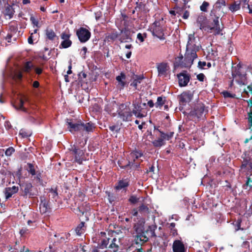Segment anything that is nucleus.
Returning <instances> with one entry per match:
<instances>
[{
	"instance_id": "1",
	"label": "nucleus",
	"mask_w": 252,
	"mask_h": 252,
	"mask_svg": "<svg viewBox=\"0 0 252 252\" xmlns=\"http://www.w3.org/2000/svg\"><path fill=\"white\" fill-rule=\"evenodd\" d=\"M198 49L199 46L196 45V40L194 34H189L185 58L181 66L183 67H190L192 64L194 60L197 58L196 52Z\"/></svg>"
},
{
	"instance_id": "2",
	"label": "nucleus",
	"mask_w": 252,
	"mask_h": 252,
	"mask_svg": "<svg viewBox=\"0 0 252 252\" xmlns=\"http://www.w3.org/2000/svg\"><path fill=\"white\" fill-rule=\"evenodd\" d=\"M66 124L68 130L72 133L75 132H78L83 133L84 132L87 133L93 132L94 128V124L91 122L84 123L81 121H74L72 120L66 119Z\"/></svg>"
},
{
	"instance_id": "3",
	"label": "nucleus",
	"mask_w": 252,
	"mask_h": 252,
	"mask_svg": "<svg viewBox=\"0 0 252 252\" xmlns=\"http://www.w3.org/2000/svg\"><path fill=\"white\" fill-rule=\"evenodd\" d=\"M232 75L233 80L230 83V86H232L233 80H235L240 85L247 84L245 68L237 65L236 66L233 67Z\"/></svg>"
},
{
	"instance_id": "4",
	"label": "nucleus",
	"mask_w": 252,
	"mask_h": 252,
	"mask_svg": "<svg viewBox=\"0 0 252 252\" xmlns=\"http://www.w3.org/2000/svg\"><path fill=\"white\" fill-rule=\"evenodd\" d=\"M117 112L119 117L123 121L128 122L131 120L133 115L132 111L125 104L123 103L120 105Z\"/></svg>"
},
{
	"instance_id": "5",
	"label": "nucleus",
	"mask_w": 252,
	"mask_h": 252,
	"mask_svg": "<svg viewBox=\"0 0 252 252\" xmlns=\"http://www.w3.org/2000/svg\"><path fill=\"white\" fill-rule=\"evenodd\" d=\"M150 31L153 36H157L160 40L165 39L163 29L159 21H155L151 26Z\"/></svg>"
},
{
	"instance_id": "6",
	"label": "nucleus",
	"mask_w": 252,
	"mask_h": 252,
	"mask_svg": "<svg viewBox=\"0 0 252 252\" xmlns=\"http://www.w3.org/2000/svg\"><path fill=\"white\" fill-rule=\"evenodd\" d=\"M132 107V112L136 118L141 119L147 116V112L145 111L144 108L142 107L141 104L139 102L133 101Z\"/></svg>"
},
{
	"instance_id": "7",
	"label": "nucleus",
	"mask_w": 252,
	"mask_h": 252,
	"mask_svg": "<svg viewBox=\"0 0 252 252\" xmlns=\"http://www.w3.org/2000/svg\"><path fill=\"white\" fill-rule=\"evenodd\" d=\"M208 112V110L202 103H198L194 110L190 112L191 116L196 117L197 119L203 118Z\"/></svg>"
},
{
	"instance_id": "8",
	"label": "nucleus",
	"mask_w": 252,
	"mask_h": 252,
	"mask_svg": "<svg viewBox=\"0 0 252 252\" xmlns=\"http://www.w3.org/2000/svg\"><path fill=\"white\" fill-rule=\"evenodd\" d=\"M76 35L81 43H85L90 38L91 33L88 29L81 27L77 30Z\"/></svg>"
},
{
	"instance_id": "9",
	"label": "nucleus",
	"mask_w": 252,
	"mask_h": 252,
	"mask_svg": "<svg viewBox=\"0 0 252 252\" xmlns=\"http://www.w3.org/2000/svg\"><path fill=\"white\" fill-rule=\"evenodd\" d=\"M222 15V14H221V13L212 14L211 12L210 13V16L213 19V23H212V27L210 28V30H214L216 34H220L221 31V29L219 23V19Z\"/></svg>"
},
{
	"instance_id": "10",
	"label": "nucleus",
	"mask_w": 252,
	"mask_h": 252,
	"mask_svg": "<svg viewBox=\"0 0 252 252\" xmlns=\"http://www.w3.org/2000/svg\"><path fill=\"white\" fill-rule=\"evenodd\" d=\"M157 68L158 72V76L160 77H166L170 71V67L166 63H157Z\"/></svg>"
},
{
	"instance_id": "11",
	"label": "nucleus",
	"mask_w": 252,
	"mask_h": 252,
	"mask_svg": "<svg viewBox=\"0 0 252 252\" xmlns=\"http://www.w3.org/2000/svg\"><path fill=\"white\" fill-rule=\"evenodd\" d=\"M242 157L243 159L242 166L249 169H252V151L246 152Z\"/></svg>"
},
{
	"instance_id": "12",
	"label": "nucleus",
	"mask_w": 252,
	"mask_h": 252,
	"mask_svg": "<svg viewBox=\"0 0 252 252\" xmlns=\"http://www.w3.org/2000/svg\"><path fill=\"white\" fill-rule=\"evenodd\" d=\"M119 41L121 42H129L132 41L130 32L128 29L125 28L120 30Z\"/></svg>"
},
{
	"instance_id": "13",
	"label": "nucleus",
	"mask_w": 252,
	"mask_h": 252,
	"mask_svg": "<svg viewBox=\"0 0 252 252\" xmlns=\"http://www.w3.org/2000/svg\"><path fill=\"white\" fill-rule=\"evenodd\" d=\"M137 220L133 218V220L135 222L134 229L137 234H140L143 233L144 230L145 219L142 218H137Z\"/></svg>"
},
{
	"instance_id": "14",
	"label": "nucleus",
	"mask_w": 252,
	"mask_h": 252,
	"mask_svg": "<svg viewBox=\"0 0 252 252\" xmlns=\"http://www.w3.org/2000/svg\"><path fill=\"white\" fill-rule=\"evenodd\" d=\"M226 5L224 0H218L214 4L213 9L211 11L212 14L217 13L223 14V8Z\"/></svg>"
},
{
	"instance_id": "15",
	"label": "nucleus",
	"mask_w": 252,
	"mask_h": 252,
	"mask_svg": "<svg viewBox=\"0 0 252 252\" xmlns=\"http://www.w3.org/2000/svg\"><path fill=\"white\" fill-rule=\"evenodd\" d=\"M193 93L190 91L185 92L181 94L180 103L181 105H185L192 99Z\"/></svg>"
},
{
	"instance_id": "16",
	"label": "nucleus",
	"mask_w": 252,
	"mask_h": 252,
	"mask_svg": "<svg viewBox=\"0 0 252 252\" xmlns=\"http://www.w3.org/2000/svg\"><path fill=\"white\" fill-rule=\"evenodd\" d=\"M71 151L75 157V161L80 164H82V161L85 160L84 158L83 151L76 147L72 148Z\"/></svg>"
},
{
	"instance_id": "17",
	"label": "nucleus",
	"mask_w": 252,
	"mask_h": 252,
	"mask_svg": "<svg viewBox=\"0 0 252 252\" xmlns=\"http://www.w3.org/2000/svg\"><path fill=\"white\" fill-rule=\"evenodd\" d=\"M21 187L24 193V195L28 196L30 197L35 195V194L32 192L33 187L31 183H24L21 186Z\"/></svg>"
},
{
	"instance_id": "18",
	"label": "nucleus",
	"mask_w": 252,
	"mask_h": 252,
	"mask_svg": "<svg viewBox=\"0 0 252 252\" xmlns=\"http://www.w3.org/2000/svg\"><path fill=\"white\" fill-rule=\"evenodd\" d=\"M173 252H186V249L183 242L179 240H176L172 245Z\"/></svg>"
},
{
	"instance_id": "19",
	"label": "nucleus",
	"mask_w": 252,
	"mask_h": 252,
	"mask_svg": "<svg viewBox=\"0 0 252 252\" xmlns=\"http://www.w3.org/2000/svg\"><path fill=\"white\" fill-rule=\"evenodd\" d=\"M179 85L180 87L186 86L189 81V76L186 73H181L178 75Z\"/></svg>"
},
{
	"instance_id": "20",
	"label": "nucleus",
	"mask_w": 252,
	"mask_h": 252,
	"mask_svg": "<svg viewBox=\"0 0 252 252\" xmlns=\"http://www.w3.org/2000/svg\"><path fill=\"white\" fill-rule=\"evenodd\" d=\"M40 198L41 202L39 204L40 212L42 214H45L48 212L50 209L48 201L46 200L44 196H41Z\"/></svg>"
},
{
	"instance_id": "21",
	"label": "nucleus",
	"mask_w": 252,
	"mask_h": 252,
	"mask_svg": "<svg viewBox=\"0 0 252 252\" xmlns=\"http://www.w3.org/2000/svg\"><path fill=\"white\" fill-rule=\"evenodd\" d=\"M18 191V188L15 186L12 187L6 188L4 189V193L6 199H9L13 194L16 193Z\"/></svg>"
},
{
	"instance_id": "22",
	"label": "nucleus",
	"mask_w": 252,
	"mask_h": 252,
	"mask_svg": "<svg viewBox=\"0 0 252 252\" xmlns=\"http://www.w3.org/2000/svg\"><path fill=\"white\" fill-rule=\"evenodd\" d=\"M116 79L118 82L117 87L120 88V90L123 89L126 85V75L123 73H121L120 75L116 77Z\"/></svg>"
},
{
	"instance_id": "23",
	"label": "nucleus",
	"mask_w": 252,
	"mask_h": 252,
	"mask_svg": "<svg viewBox=\"0 0 252 252\" xmlns=\"http://www.w3.org/2000/svg\"><path fill=\"white\" fill-rule=\"evenodd\" d=\"M206 22L207 19L205 16L202 14L198 16L196 20V25L200 30H204L205 28Z\"/></svg>"
},
{
	"instance_id": "24",
	"label": "nucleus",
	"mask_w": 252,
	"mask_h": 252,
	"mask_svg": "<svg viewBox=\"0 0 252 252\" xmlns=\"http://www.w3.org/2000/svg\"><path fill=\"white\" fill-rule=\"evenodd\" d=\"M129 186V181L127 179H123L118 183L115 189L117 190H126V188Z\"/></svg>"
},
{
	"instance_id": "25",
	"label": "nucleus",
	"mask_w": 252,
	"mask_h": 252,
	"mask_svg": "<svg viewBox=\"0 0 252 252\" xmlns=\"http://www.w3.org/2000/svg\"><path fill=\"white\" fill-rule=\"evenodd\" d=\"M27 170L28 172L30 173L32 176H35V178L37 180H40V174L37 173L35 171L34 166L32 164L28 163L27 164Z\"/></svg>"
},
{
	"instance_id": "26",
	"label": "nucleus",
	"mask_w": 252,
	"mask_h": 252,
	"mask_svg": "<svg viewBox=\"0 0 252 252\" xmlns=\"http://www.w3.org/2000/svg\"><path fill=\"white\" fill-rule=\"evenodd\" d=\"M85 231V223L81 222L75 229V232L77 235L81 236Z\"/></svg>"
},
{
	"instance_id": "27",
	"label": "nucleus",
	"mask_w": 252,
	"mask_h": 252,
	"mask_svg": "<svg viewBox=\"0 0 252 252\" xmlns=\"http://www.w3.org/2000/svg\"><path fill=\"white\" fill-rule=\"evenodd\" d=\"M117 239L114 238L112 239V243L109 246L108 248L111 252H117L119 250V245L116 243Z\"/></svg>"
},
{
	"instance_id": "28",
	"label": "nucleus",
	"mask_w": 252,
	"mask_h": 252,
	"mask_svg": "<svg viewBox=\"0 0 252 252\" xmlns=\"http://www.w3.org/2000/svg\"><path fill=\"white\" fill-rule=\"evenodd\" d=\"M14 13V10L13 7L10 5H8L6 7L4 12V15L5 16L7 17L8 19H11L12 18Z\"/></svg>"
},
{
	"instance_id": "29",
	"label": "nucleus",
	"mask_w": 252,
	"mask_h": 252,
	"mask_svg": "<svg viewBox=\"0 0 252 252\" xmlns=\"http://www.w3.org/2000/svg\"><path fill=\"white\" fill-rule=\"evenodd\" d=\"M144 77L142 76H136L133 82L131 83L130 86L137 88L138 84L141 83Z\"/></svg>"
},
{
	"instance_id": "30",
	"label": "nucleus",
	"mask_w": 252,
	"mask_h": 252,
	"mask_svg": "<svg viewBox=\"0 0 252 252\" xmlns=\"http://www.w3.org/2000/svg\"><path fill=\"white\" fill-rule=\"evenodd\" d=\"M33 65L32 63L31 62H27L24 65L23 70L25 72L29 73L33 68Z\"/></svg>"
},
{
	"instance_id": "31",
	"label": "nucleus",
	"mask_w": 252,
	"mask_h": 252,
	"mask_svg": "<svg viewBox=\"0 0 252 252\" xmlns=\"http://www.w3.org/2000/svg\"><path fill=\"white\" fill-rule=\"evenodd\" d=\"M24 103V100L22 99H20L18 104L14 105V106L17 110H20L23 112H26V109L23 107Z\"/></svg>"
},
{
	"instance_id": "32",
	"label": "nucleus",
	"mask_w": 252,
	"mask_h": 252,
	"mask_svg": "<svg viewBox=\"0 0 252 252\" xmlns=\"http://www.w3.org/2000/svg\"><path fill=\"white\" fill-rule=\"evenodd\" d=\"M165 97L162 96H158L157 98V101L155 103L156 108L161 107L165 103Z\"/></svg>"
},
{
	"instance_id": "33",
	"label": "nucleus",
	"mask_w": 252,
	"mask_h": 252,
	"mask_svg": "<svg viewBox=\"0 0 252 252\" xmlns=\"http://www.w3.org/2000/svg\"><path fill=\"white\" fill-rule=\"evenodd\" d=\"M153 145L156 147H160L164 145L165 142L161 137L152 142Z\"/></svg>"
},
{
	"instance_id": "34",
	"label": "nucleus",
	"mask_w": 252,
	"mask_h": 252,
	"mask_svg": "<svg viewBox=\"0 0 252 252\" xmlns=\"http://www.w3.org/2000/svg\"><path fill=\"white\" fill-rule=\"evenodd\" d=\"M142 156L143 154L141 152L137 151H133L130 154V158H131L134 160L141 157Z\"/></svg>"
},
{
	"instance_id": "35",
	"label": "nucleus",
	"mask_w": 252,
	"mask_h": 252,
	"mask_svg": "<svg viewBox=\"0 0 252 252\" xmlns=\"http://www.w3.org/2000/svg\"><path fill=\"white\" fill-rule=\"evenodd\" d=\"M46 35L47 37L50 40H53L56 36L55 32L52 30L49 29L46 30Z\"/></svg>"
},
{
	"instance_id": "36",
	"label": "nucleus",
	"mask_w": 252,
	"mask_h": 252,
	"mask_svg": "<svg viewBox=\"0 0 252 252\" xmlns=\"http://www.w3.org/2000/svg\"><path fill=\"white\" fill-rule=\"evenodd\" d=\"M138 211H139V213L143 215L144 214H148L149 212V209L147 206L142 204L139 206Z\"/></svg>"
},
{
	"instance_id": "37",
	"label": "nucleus",
	"mask_w": 252,
	"mask_h": 252,
	"mask_svg": "<svg viewBox=\"0 0 252 252\" xmlns=\"http://www.w3.org/2000/svg\"><path fill=\"white\" fill-rule=\"evenodd\" d=\"M50 197L53 198L54 200L57 201L58 198V194L55 189H49V195Z\"/></svg>"
},
{
	"instance_id": "38",
	"label": "nucleus",
	"mask_w": 252,
	"mask_h": 252,
	"mask_svg": "<svg viewBox=\"0 0 252 252\" xmlns=\"http://www.w3.org/2000/svg\"><path fill=\"white\" fill-rule=\"evenodd\" d=\"M147 37V33H138L137 35V39L140 43L143 42Z\"/></svg>"
},
{
	"instance_id": "39",
	"label": "nucleus",
	"mask_w": 252,
	"mask_h": 252,
	"mask_svg": "<svg viewBox=\"0 0 252 252\" xmlns=\"http://www.w3.org/2000/svg\"><path fill=\"white\" fill-rule=\"evenodd\" d=\"M109 243V239H103L98 244V247L100 248V249H104L107 247Z\"/></svg>"
},
{
	"instance_id": "40",
	"label": "nucleus",
	"mask_w": 252,
	"mask_h": 252,
	"mask_svg": "<svg viewBox=\"0 0 252 252\" xmlns=\"http://www.w3.org/2000/svg\"><path fill=\"white\" fill-rule=\"evenodd\" d=\"M240 2L235 3L234 4L230 5L229 7V9L232 12L236 11L238 10L239 9H240Z\"/></svg>"
},
{
	"instance_id": "41",
	"label": "nucleus",
	"mask_w": 252,
	"mask_h": 252,
	"mask_svg": "<svg viewBox=\"0 0 252 252\" xmlns=\"http://www.w3.org/2000/svg\"><path fill=\"white\" fill-rule=\"evenodd\" d=\"M72 42L70 39L63 40L62 42L61 45L62 46L63 48H67L70 47L71 45Z\"/></svg>"
},
{
	"instance_id": "42",
	"label": "nucleus",
	"mask_w": 252,
	"mask_h": 252,
	"mask_svg": "<svg viewBox=\"0 0 252 252\" xmlns=\"http://www.w3.org/2000/svg\"><path fill=\"white\" fill-rule=\"evenodd\" d=\"M108 38L112 40H114L117 38L119 39V33L117 32H113L108 36Z\"/></svg>"
},
{
	"instance_id": "43",
	"label": "nucleus",
	"mask_w": 252,
	"mask_h": 252,
	"mask_svg": "<svg viewBox=\"0 0 252 252\" xmlns=\"http://www.w3.org/2000/svg\"><path fill=\"white\" fill-rule=\"evenodd\" d=\"M70 236V233H64L63 236H61L60 238V239L59 240V241L60 243H62L63 242H66L67 240H68V237Z\"/></svg>"
},
{
	"instance_id": "44",
	"label": "nucleus",
	"mask_w": 252,
	"mask_h": 252,
	"mask_svg": "<svg viewBox=\"0 0 252 252\" xmlns=\"http://www.w3.org/2000/svg\"><path fill=\"white\" fill-rule=\"evenodd\" d=\"M15 152V149L12 147H9L8 148H7L5 152V155L6 156H10L12 155V154Z\"/></svg>"
},
{
	"instance_id": "45",
	"label": "nucleus",
	"mask_w": 252,
	"mask_h": 252,
	"mask_svg": "<svg viewBox=\"0 0 252 252\" xmlns=\"http://www.w3.org/2000/svg\"><path fill=\"white\" fill-rule=\"evenodd\" d=\"M209 4L207 1H204L200 7V10L203 12H206L208 6Z\"/></svg>"
},
{
	"instance_id": "46",
	"label": "nucleus",
	"mask_w": 252,
	"mask_h": 252,
	"mask_svg": "<svg viewBox=\"0 0 252 252\" xmlns=\"http://www.w3.org/2000/svg\"><path fill=\"white\" fill-rule=\"evenodd\" d=\"M158 132L160 133V137L162 138L163 140L164 141L165 140H169V137L168 136L167 133H165L163 132L162 131H161L159 129H157Z\"/></svg>"
},
{
	"instance_id": "47",
	"label": "nucleus",
	"mask_w": 252,
	"mask_h": 252,
	"mask_svg": "<svg viewBox=\"0 0 252 252\" xmlns=\"http://www.w3.org/2000/svg\"><path fill=\"white\" fill-rule=\"evenodd\" d=\"M222 94L224 97L235 98L236 96V95L235 94H231L230 93L227 91L223 92Z\"/></svg>"
},
{
	"instance_id": "48",
	"label": "nucleus",
	"mask_w": 252,
	"mask_h": 252,
	"mask_svg": "<svg viewBox=\"0 0 252 252\" xmlns=\"http://www.w3.org/2000/svg\"><path fill=\"white\" fill-rule=\"evenodd\" d=\"M249 128L252 132V111L249 113L248 117Z\"/></svg>"
},
{
	"instance_id": "49",
	"label": "nucleus",
	"mask_w": 252,
	"mask_h": 252,
	"mask_svg": "<svg viewBox=\"0 0 252 252\" xmlns=\"http://www.w3.org/2000/svg\"><path fill=\"white\" fill-rule=\"evenodd\" d=\"M138 200L139 198L134 195L131 196L129 199V201L132 204H135L137 203L138 201Z\"/></svg>"
},
{
	"instance_id": "50",
	"label": "nucleus",
	"mask_w": 252,
	"mask_h": 252,
	"mask_svg": "<svg viewBox=\"0 0 252 252\" xmlns=\"http://www.w3.org/2000/svg\"><path fill=\"white\" fill-rule=\"evenodd\" d=\"M23 77V74L21 71H17L14 74V78L18 80H21Z\"/></svg>"
},
{
	"instance_id": "51",
	"label": "nucleus",
	"mask_w": 252,
	"mask_h": 252,
	"mask_svg": "<svg viewBox=\"0 0 252 252\" xmlns=\"http://www.w3.org/2000/svg\"><path fill=\"white\" fill-rule=\"evenodd\" d=\"M30 21H31L32 24L34 25V26H35L36 27H38V21L34 17L31 16L30 17Z\"/></svg>"
},
{
	"instance_id": "52",
	"label": "nucleus",
	"mask_w": 252,
	"mask_h": 252,
	"mask_svg": "<svg viewBox=\"0 0 252 252\" xmlns=\"http://www.w3.org/2000/svg\"><path fill=\"white\" fill-rule=\"evenodd\" d=\"M175 226V223L172 222L169 224V227L171 229V231L173 235H175V234H177V230L174 229V227Z\"/></svg>"
},
{
	"instance_id": "53",
	"label": "nucleus",
	"mask_w": 252,
	"mask_h": 252,
	"mask_svg": "<svg viewBox=\"0 0 252 252\" xmlns=\"http://www.w3.org/2000/svg\"><path fill=\"white\" fill-rule=\"evenodd\" d=\"M131 217L132 218L134 217V218H135L136 220L137 219L138 215V210L136 209H133L131 212Z\"/></svg>"
},
{
	"instance_id": "54",
	"label": "nucleus",
	"mask_w": 252,
	"mask_h": 252,
	"mask_svg": "<svg viewBox=\"0 0 252 252\" xmlns=\"http://www.w3.org/2000/svg\"><path fill=\"white\" fill-rule=\"evenodd\" d=\"M29 121L31 123H33V124H38L40 123V122H39V120H37L35 118H34V117H33L32 116H30L29 117Z\"/></svg>"
},
{
	"instance_id": "55",
	"label": "nucleus",
	"mask_w": 252,
	"mask_h": 252,
	"mask_svg": "<svg viewBox=\"0 0 252 252\" xmlns=\"http://www.w3.org/2000/svg\"><path fill=\"white\" fill-rule=\"evenodd\" d=\"M69 37L70 35L65 32L62 33V34H61V38L63 39V40H68L69 39Z\"/></svg>"
},
{
	"instance_id": "56",
	"label": "nucleus",
	"mask_w": 252,
	"mask_h": 252,
	"mask_svg": "<svg viewBox=\"0 0 252 252\" xmlns=\"http://www.w3.org/2000/svg\"><path fill=\"white\" fill-rule=\"evenodd\" d=\"M109 129L111 131H115L116 132H118L120 130V128L117 126H109Z\"/></svg>"
},
{
	"instance_id": "57",
	"label": "nucleus",
	"mask_w": 252,
	"mask_h": 252,
	"mask_svg": "<svg viewBox=\"0 0 252 252\" xmlns=\"http://www.w3.org/2000/svg\"><path fill=\"white\" fill-rule=\"evenodd\" d=\"M246 184L251 187H252V174H251L248 178Z\"/></svg>"
},
{
	"instance_id": "58",
	"label": "nucleus",
	"mask_w": 252,
	"mask_h": 252,
	"mask_svg": "<svg viewBox=\"0 0 252 252\" xmlns=\"http://www.w3.org/2000/svg\"><path fill=\"white\" fill-rule=\"evenodd\" d=\"M205 78V75L203 73H200L197 75V79L201 82H203Z\"/></svg>"
},
{
	"instance_id": "59",
	"label": "nucleus",
	"mask_w": 252,
	"mask_h": 252,
	"mask_svg": "<svg viewBox=\"0 0 252 252\" xmlns=\"http://www.w3.org/2000/svg\"><path fill=\"white\" fill-rule=\"evenodd\" d=\"M206 65V63L205 62L199 61L198 63V67L200 68H204Z\"/></svg>"
},
{
	"instance_id": "60",
	"label": "nucleus",
	"mask_w": 252,
	"mask_h": 252,
	"mask_svg": "<svg viewBox=\"0 0 252 252\" xmlns=\"http://www.w3.org/2000/svg\"><path fill=\"white\" fill-rule=\"evenodd\" d=\"M4 125L7 129H9L11 127V124L9 121H5Z\"/></svg>"
},
{
	"instance_id": "61",
	"label": "nucleus",
	"mask_w": 252,
	"mask_h": 252,
	"mask_svg": "<svg viewBox=\"0 0 252 252\" xmlns=\"http://www.w3.org/2000/svg\"><path fill=\"white\" fill-rule=\"evenodd\" d=\"M189 13L188 11L187 10H186L184 12V14H183V18L184 19H187L189 18Z\"/></svg>"
},
{
	"instance_id": "62",
	"label": "nucleus",
	"mask_w": 252,
	"mask_h": 252,
	"mask_svg": "<svg viewBox=\"0 0 252 252\" xmlns=\"http://www.w3.org/2000/svg\"><path fill=\"white\" fill-rule=\"evenodd\" d=\"M19 134L22 136V137H27L29 136V135L27 132L23 130H21Z\"/></svg>"
},
{
	"instance_id": "63",
	"label": "nucleus",
	"mask_w": 252,
	"mask_h": 252,
	"mask_svg": "<svg viewBox=\"0 0 252 252\" xmlns=\"http://www.w3.org/2000/svg\"><path fill=\"white\" fill-rule=\"evenodd\" d=\"M33 33H32L31 34V35L29 37L28 40L29 44H32L33 43Z\"/></svg>"
},
{
	"instance_id": "64",
	"label": "nucleus",
	"mask_w": 252,
	"mask_h": 252,
	"mask_svg": "<svg viewBox=\"0 0 252 252\" xmlns=\"http://www.w3.org/2000/svg\"><path fill=\"white\" fill-rule=\"evenodd\" d=\"M247 94L251 93L252 94V85H249L247 87V90L245 91Z\"/></svg>"
}]
</instances>
